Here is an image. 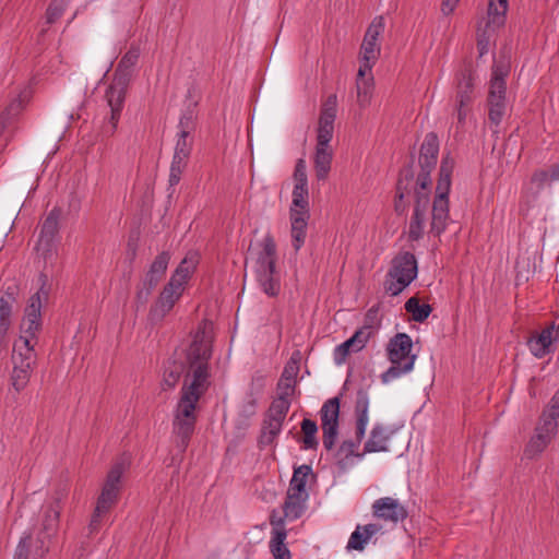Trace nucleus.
Listing matches in <instances>:
<instances>
[{
	"label": "nucleus",
	"mask_w": 559,
	"mask_h": 559,
	"mask_svg": "<svg viewBox=\"0 0 559 559\" xmlns=\"http://www.w3.org/2000/svg\"><path fill=\"white\" fill-rule=\"evenodd\" d=\"M309 219L307 166L304 159H298L294 170V189L289 206L290 237L295 251H298L306 241Z\"/></svg>",
	"instance_id": "nucleus-3"
},
{
	"label": "nucleus",
	"mask_w": 559,
	"mask_h": 559,
	"mask_svg": "<svg viewBox=\"0 0 559 559\" xmlns=\"http://www.w3.org/2000/svg\"><path fill=\"white\" fill-rule=\"evenodd\" d=\"M459 1L460 0H442L441 11L443 12V14H445V15L451 14L454 11Z\"/></svg>",
	"instance_id": "nucleus-57"
},
{
	"label": "nucleus",
	"mask_w": 559,
	"mask_h": 559,
	"mask_svg": "<svg viewBox=\"0 0 559 559\" xmlns=\"http://www.w3.org/2000/svg\"><path fill=\"white\" fill-rule=\"evenodd\" d=\"M181 295V292L166 285L150 310L151 319L154 321L162 320L173 309Z\"/></svg>",
	"instance_id": "nucleus-26"
},
{
	"label": "nucleus",
	"mask_w": 559,
	"mask_h": 559,
	"mask_svg": "<svg viewBox=\"0 0 559 559\" xmlns=\"http://www.w3.org/2000/svg\"><path fill=\"white\" fill-rule=\"evenodd\" d=\"M333 155L334 153L332 147L316 146L313 155V167L316 178L319 181H324L328 179L332 166Z\"/></svg>",
	"instance_id": "nucleus-29"
},
{
	"label": "nucleus",
	"mask_w": 559,
	"mask_h": 559,
	"mask_svg": "<svg viewBox=\"0 0 559 559\" xmlns=\"http://www.w3.org/2000/svg\"><path fill=\"white\" fill-rule=\"evenodd\" d=\"M362 439L355 433V439L344 440L337 449L332 450V457L340 469L346 471L354 464V459H361L366 453H359L358 448ZM331 453V451L329 452Z\"/></svg>",
	"instance_id": "nucleus-21"
},
{
	"label": "nucleus",
	"mask_w": 559,
	"mask_h": 559,
	"mask_svg": "<svg viewBox=\"0 0 559 559\" xmlns=\"http://www.w3.org/2000/svg\"><path fill=\"white\" fill-rule=\"evenodd\" d=\"M188 277L183 276L182 274H178L175 271L167 285L183 293L185 285L188 283Z\"/></svg>",
	"instance_id": "nucleus-54"
},
{
	"label": "nucleus",
	"mask_w": 559,
	"mask_h": 559,
	"mask_svg": "<svg viewBox=\"0 0 559 559\" xmlns=\"http://www.w3.org/2000/svg\"><path fill=\"white\" fill-rule=\"evenodd\" d=\"M509 66L506 62H493L487 100H506V78L509 74Z\"/></svg>",
	"instance_id": "nucleus-22"
},
{
	"label": "nucleus",
	"mask_w": 559,
	"mask_h": 559,
	"mask_svg": "<svg viewBox=\"0 0 559 559\" xmlns=\"http://www.w3.org/2000/svg\"><path fill=\"white\" fill-rule=\"evenodd\" d=\"M302 445L305 449H317L319 442L317 439L318 426L317 423L309 418H304L301 421Z\"/></svg>",
	"instance_id": "nucleus-40"
},
{
	"label": "nucleus",
	"mask_w": 559,
	"mask_h": 559,
	"mask_svg": "<svg viewBox=\"0 0 559 559\" xmlns=\"http://www.w3.org/2000/svg\"><path fill=\"white\" fill-rule=\"evenodd\" d=\"M259 497L265 502H272L276 499L275 485L270 483L260 490Z\"/></svg>",
	"instance_id": "nucleus-55"
},
{
	"label": "nucleus",
	"mask_w": 559,
	"mask_h": 559,
	"mask_svg": "<svg viewBox=\"0 0 559 559\" xmlns=\"http://www.w3.org/2000/svg\"><path fill=\"white\" fill-rule=\"evenodd\" d=\"M198 264V257L195 253L188 254L175 270L178 274L190 278Z\"/></svg>",
	"instance_id": "nucleus-48"
},
{
	"label": "nucleus",
	"mask_w": 559,
	"mask_h": 559,
	"mask_svg": "<svg viewBox=\"0 0 559 559\" xmlns=\"http://www.w3.org/2000/svg\"><path fill=\"white\" fill-rule=\"evenodd\" d=\"M146 288H147V286L143 285V287L138 292V299L143 301V302H145L147 300V298L144 299V296H145V293H146Z\"/></svg>",
	"instance_id": "nucleus-59"
},
{
	"label": "nucleus",
	"mask_w": 559,
	"mask_h": 559,
	"mask_svg": "<svg viewBox=\"0 0 559 559\" xmlns=\"http://www.w3.org/2000/svg\"><path fill=\"white\" fill-rule=\"evenodd\" d=\"M453 169L454 159L448 154L440 164L436 195L431 209L430 233L437 236H440L448 226L449 193Z\"/></svg>",
	"instance_id": "nucleus-5"
},
{
	"label": "nucleus",
	"mask_w": 559,
	"mask_h": 559,
	"mask_svg": "<svg viewBox=\"0 0 559 559\" xmlns=\"http://www.w3.org/2000/svg\"><path fill=\"white\" fill-rule=\"evenodd\" d=\"M26 99L27 94H20L17 97L13 98L9 103V105L0 115V132H2L5 129V127L11 122V120L21 112Z\"/></svg>",
	"instance_id": "nucleus-36"
},
{
	"label": "nucleus",
	"mask_w": 559,
	"mask_h": 559,
	"mask_svg": "<svg viewBox=\"0 0 559 559\" xmlns=\"http://www.w3.org/2000/svg\"><path fill=\"white\" fill-rule=\"evenodd\" d=\"M531 181L538 190L559 181V164L535 170Z\"/></svg>",
	"instance_id": "nucleus-35"
},
{
	"label": "nucleus",
	"mask_w": 559,
	"mask_h": 559,
	"mask_svg": "<svg viewBox=\"0 0 559 559\" xmlns=\"http://www.w3.org/2000/svg\"><path fill=\"white\" fill-rule=\"evenodd\" d=\"M439 153V140L436 133L426 134L419 151L420 171L414 178L412 167L404 168L397 180L394 201L395 212L403 214L408 203L406 198L414 194V211L408 226V240L418 241L423 238L426 226V213L430 204L431 179L430 174L436 168Z\"/></svg>",
	"instance_id": "nucleus-2"
},
{
	"label": "nucleus",
	"mask_w": 559,
	"mask_h": 559,
	"mask_svg": "<svg viewBox=\"0 0 559 559\" xmlns=\"http://www.w3.org/2000/svg\"><path fill=\"white\" fill-rule=\"evenodd\" d=\"M286 537L285 532L282 531V559H292L290 551L284 545V539Z\"/></svg>",
	"instance_id": "nucleus-58"
},
{
	"label": "nucleus",
	"mask_w": 559,
	"mask_h": 559,
	"mask_svg": "<svg viewBox=\"0 0 559 559\" xmlns=\"http://www.w3.org/2000/svg\"><path fill=\"white\" fill-rule=\"evenodd\" d=\"M68 496V489L61 488L55 492L51 501L43 507L41 531L43 537H39V544L32 552L34 559H41L48 551L46 539H50L56 535L59 527V519L62 510V502Z\"/></svg>",
	"instance_id": "nucleus-9"
},
{
	"label": "nucleus",
	"mask_w": 559,
	"mask_h": 559,
	"mask_svg": "<svg viewBox=\"0 0 559 559\" xmlns=\"http://www.w3.org/2000/svg\"><path fill=\"white\" fill-rule=\"evenodd\" d=\"M488 120L493 134L499 133L500 123L506 115V100H487Z\"/></svg>",
	"instance_id": "nucleus-38"
},
{
	"label": "nucleus",
	"mask_w": 559,
	"mask_h": 559,
	"mask_svg": "<svg viewBox=\"0 0 559 559\" xmlns=\"http://www.w3.org/2000/svg\"><path fill=\"white\" fill-rule=\"evenodd\" d=\"M188 159L189 158L182 157V156H177V155L173 156V160H171L170 169H169V185L171 187L179 183V181L181 179V175L187 167Z\"/></svg>",
	"instance_id": "nucleus-43"
},
{
	"label": "nucleus",
	"mask_w": 559,
	"mask_h": 559,
	"mask_svg": "<svg viewBox=\"0 0 559 559\" xmlns=\"http://www.w3.org/2000/svg\"><path fill=\"white\" fill-rule=\"evenodd\" d=\"M34 343L26 338L16 340L11 355L12 369L33 373L37 364V354Z\"/></svg>",
	"instance_id": "nucleus-15"
},
{
	"label": "nucleus",
	"mask_w": 559,
	"mask_h": 559,
	"mask_svg": "<svg viewBox=\"0 0 559 559\" xmlns=\"http://www.w3.org/2000/svg\"><path fill=\"white\" fill-rule=\"evenodd\" d=\"M188 368V354L186 355V364L178 361H169L164 369L162 381L163 389H174L179 382L180 378H185Z\"/></svg>",
	"instance_id": "nucleus-32"
},
{
	"label": "nucleus",
	"mask_w": 559,
	"mask_h": 559,
	"mask_svg": "<svg viewBox=\"0 0 559 559\" xmlns=\"http://www.w3.org/2000/svg\"><path fill=\"white\" fill-rule=\"evenodd\" d=\"M307 498L308 493L293 492L288 489L285 503L282 506L284 516L288 520L299 519L305 512Z\"/></svg>",
	"instance_id": "nucleus-31"
},
{
	"label": "nucleus",
	"mask_w": 559,
	"mask_h": 559,
	"mask_svg": "<svg viewBox=\"0 0 559 559\" xmlns=\"http://www.w3.org/2000/svg\"><path fill=\"white\" fill-rule=\"evenodd\" d=\"M323 448L330 452L334 449L338 437L340 397L326 400L320 409Z\"/></svg>",
	"instance_id": "nucleus-11"
},
{
	"label": "nucleus",
	"mask_w": 559,
	"mask_h": 559,
	"mask_svg": "<svg viewBox=\"0 0 559 559\" xmlns=\"http://www.w3.org/2000/svg\"><path fill=\"white\" fill-rule=\"evenodd\" d=\"M381 525L370 523L367 525H358L356 530L350 534L346 549L362 551L368 540L379 533Z\"/></svg>",
	"instance_id": "nucleus-28"
},
{
	"label": "nucleus",
	"mask_w": 559,
	"mask_h": 559,
	"mask_svg": "<svg viewBox=\"0 0 559 559\" xmlns=\"http://www.w3.org/2000/svg\"><path fill=\"white\" fill-rule=\"evenodd\" d=\"M139 59L138 50H129L117 64L112 81L106 90V100L110 108V117L106 132L114 134L124 105L126 93L132 78L133 68Z\"/></svg>",
	"instance_id": "nucleus-4"
},
{
	"label": "nucleus",
	"mask_w": 559,
	"mask_h": 559,
	"mask_svg": "<svg viewBox=\"0 0 559 559\" xmlns=\"http://www.w3.org/2000/svg\"><path fill=\"white\" fill-rule=\"evenodd\" d=\"M369 396L367 391L359 390L356 395L355 415H356V435L359 439L365 438L366 428L369 421Z\"/></svg>",
	"instance_id": "nucleus-30"
},
{
	"label": "nucleus",
	"mask_w": 559,
	"mask_h": 559,
	"mask_svg": "<svg viewBox=\"0 0 559 559\" xmlns=\"http://www.w3.org/2000/svg\"><path fill=\"white\" fill-rule=\"evenodd\" d=\"M456 81L457 84L454 103L472 105L474 99V72L471 69H463L457 73Z\"/></svg>",
	"instance_id": "nucleus-27"
},
{
	"label": "nucleus",
	"mask_w": 559,
	"mask_h": 559,
	"mask_svg": "<svg viewBox=\"0 0 559 559\" xmlns=\"http://www.w3.org/2000/svg\"><path fill=\"white\" fill-rule=\"evenodd\" d=\"M413 341L406 333L395 334L386 345V356L391 367L381 374L383 383L411 372L414 369L416 354H412Z\"/></svg>",
	"instance_id": "nucleus-6"
},
{
	"label": "nucleus",
	"mask_w": 559,
	"mask_h": 559,
	"mask_svg": "<svg viewBox=\"0 0 559 559\" xmlns=\"http://www.w3.org/2000/svg\"><path fill=\"white\" fill-rule=\"evenodd\" d=\"M395 432L396 430L390 426L376 424L372 427L369 438L365 443L364 453L389 451L388 441Z\"/></svg>",
	"instance_id": "nucleus-23"
},
{
	"label": "nucleus",
	"mask_w": 559,
	"mask_h": 559,
	"mask_svg": "<svg viewBox=\"0 0 559 559\" xmlns=\"http://www.w3.org/2000/svg\"><path fill=\"white\" fill-rule=\"evenodd\" d=\"M126 471L123 461L116 462L107 473L106 479L97 498L96 506L99 509L110 511L118 502L121 491V478Z\"/></svg>",
	"instance_id": "nucleus-12"
},
{
	"label": "nucleus",
	"mask_w": 559,
	"mask_h": 559,
	"mask_svg": "<svg viewBox=\"0 0 559 559\" xmlns=\"http://www.w3.org/2000/svg\"><path fill=\"white\" fill-rule=\"evenodd\" d=\"M195 111L193 108L188 107L180 116L178 122V134L192 135L195 129Z\"/></svg>",
	"instance_id": "nucleus-42"
},
{
	"label": "nucleus",
	"mask_w": 559,
	"mask_h": 559,
	"mask_svg": "<svg viewBox=\"0 0 559 559\" xmlns=\"http://www.w3.org/2000/svg\"><path fill=\"white\" fill-rule=\"evenodd\" d=\"M557 430V419L544 413L539 425L536 427V433L530 440L525 449L527 457H534L540 454L550 443Z\"/></svg>",
	"instance_id": "nucleus-14"
},
{
	"label": "nucleus",
	"mask_w": 559,
	"mask_h": 559,
	"mask_svg": "<svg viewBox=\"0 0 559 559\" xmlns=\"http://www.w3.org/2000/svg\"><path fill=\"white\" fill-rule=\"evenodd\" d=\"M277 248L275 240L266 236L259 245V251L254 261V272L259 285L269 296L277 295Z\"/></svg>",
	"instance_id": "nucleus-7"
},
{
	"label": "nucleus",
	"mask_w": 559,
	"mask_h": 559,
	"mask_svg": "<svg viewBox=\"0 0 559 559\" xmlns=\"http://www.w3.org/2000/svg\"><path fill=\"white\" fill-rule=\"evenodd\" d=\"M372 514L378 519L392 523L404 521L408 515L405 507L391 497L377 499L372 503Z\"/></svg>",
	"instance_id": "nucleus-18"
},
{
	"label": "nucleus",
	"mask_w": 559,
	"mask_h": 559,
	"mask_svg": "<svg viewBox=\"0 0 559 559\" xmlns=\"http://www.w3.org/2000/svg\"><path fill=\"white\" fill-rule=\"evenodd\" d=\"M41 328V313H24L21 323V335L17 340L26 338L29 343H37V333Z\"/></svg>",
	"instance_id": "nucleus-33"
},
{
	"label": "nucleus",
	"mask_w": 559,
	"mask_h": 559,
	"mask_svg": "<svg viewBox=\"0 0 559 559\" xmlns=\"http://www.w3.org/2000/svg\"><path fill=\"white\" fill-rule=\"evenodd\" d=\"M472 105L454 103V112L457 119V128L463 129L468 115L471 114Z\"/></svg>",
	"instance_id": "nucleus-51"
},
{
	"label": "nucleus",
	"mask_w": 559,
	"mask_h": 559,
	"mask_svg": "<svg viewBox=\"0 0 559 559\" xmlns=\"http://www.w3.org/2000/svg\"><path fill=\"white\" fill-rule=\"evenodd\" d=\"M32 373L12 369L10 372L9 382L15 393H20L28 385Z\"/></svg>",
	"instance_id": "nucleus-44"
},
{
	"label": "nucleus",
	"mask_w": 559,
	"mask_h": 559,
	"mask_svg": "<svg viewBox=\"0 0 559 559\" xmlns=\"http://www.w3.org/2000/svg\"><path fill=\"white\" fill-rule=\"evenodd\" d=\"M282 388V418L285 415V412L288 411L289 407V397L293 396L296 392V381L292 380Z\"/></svg>",
	"instance_id": "nucleus-50"
},
{
	"label": "nucleus",
	"mask_w": 559,
	"mask_h": 559,
	"mask_svg": "<svg viewBox=\"0 0 559 559\" xmlns=\"http://www.w3.org/2000/svg\"><path fill=\"white\" fill-rule=\"evenodd\" d=\"M272 537L270 549L274 559H280V520H276L275 511L271 514Z\"/></svg>",
	"instance_id": "nucleus-47"
},
{
	"label": "nucleus",
	"mask_w": 559,
	"mask_h": 559,
	"mask_svg": "<svg viewBox=\"0 0 559 559\" xmlns=\"http://www.w3.org/2000/svg\"><path fill=\"white\" fill-rule=\"evenodd\" d=\"M546 415L554 417L556 419L559 418V390L552 396L549 404V409L546 413Z\"/></svg>",
	"instance_id": "nucleus-56"
},
{
	"label": "nucleus",
	"mask_w": 559,
	"mask_h": 559,
	"mask_svg": "<svg viewBox=\"0 0 559 559\" xmlns=\"http://www.w3.org/2000/svg\"><path fill=\"white\" fill-rule=\"evenodd\" d=\"M66 5V0H52L46 12L47 22L55 23L63 14Z\"/></svg>",
	"instance_id": "nucleus-49"
},
{
	"label": "nucleus",
	"mask_w": 559,
	"mask_h": 559,
	"mask_svg": "<svg viewBox=\"0 0 559 559\" xmlns=\"http://www.w3.org/2000/svg\"><path fill=\"white\" fill-rule=\"evenodd\" d=\"M31 540V535H26L21 538L13 559H28Z\"/></svg>",
	"instance_id": "nucleus-53"
},
{
	"label": "nucleus",
	"mask_w": 559,
	"mask_h": 559,
	"mask_svg": "<svg viewBox=\"0 0 559 559\" xmlns=\"http://www.w3.org/2000/svg\"><path fill=\"white\" fill-rule=\"evenodd\" d=\"M405 310L412 314V318L416 322H424L432 311V308L428 304H420L416 297H411L405 302Z\"/></svg>",
	"instance_id": "nucleus-39"
},
{
	"label": "nucleus",
	"mask_w": 559,
	"mask_h": 559,
	"mask_svg": "<svg viewBox=\"0 0 559 559\" xmlns=\"http://www.w3.org/2000/svg\"><path fill=\"white\" fill-rule=\"evenodd\" d=\"M559 341V325L551 322L539 333L532 335L527 341V346L532 355L536 358H543L552 352V344Z\"/></svg>",
	"instance_id": "nucleus-16"
},
{
	"label": "nucleus",
	"mask_w": 559,
	"mask_h": 559,
	"mask_svg": "<svg viewBox=\"0 0 559 559\" xmlns=\"http://www.w3.org/2000/svg\"><path fill=\"white\" fill-rule=\"evenodd\" d=\"M280 433V404L273 401L262 423L259 438L260 448L271 447L274 451L275 442Z\"/></svg>",
	"instance_id": "nucleus-17"
},
{
	"label": "nucleus",
	"mask_w": 559,
	"mask_h": 559,
	"mask_svg": "<svg viewBox=\"0 0 559 559\" xmlns=\"http://www.w3.org/2000/svg\"><path fill=\"white\" fill-rule=\"evenodd\" d=\"M169 260H170L169 253L166 251H163L154 259V261L150 265V269L143 278V285L147 286L144 299L148 298V296L151 295V292L163 280V277L166 273Z\"/></svg>",
	"instance_id": "nucleus-24"
},
{
	"label": "nucleus",
	"mask_w": 559,
	"mask_h": 559,
	"mask_svg": "<svg viewBox=\"0 0 559 559\" xmlns=\"http://www.w3.org/2000/svg\"><path fill=\"white\" fill-rule=\"evenodd\" d=\"M356 90H357V104L360 109H366L372 99L373 93V78L371 74L359 76V72L356 78Z\"/></svg>",
	"instance_id": "nucleus-34"
},
{
	"label": "nucleus",
	"mask_w": 559,
	"mask_h": 559,
	"mask_svg": "<svg viewBox=\"0 0 559 559\" xmlns=\"http://www.w3.org/2000/svg\"><path fill=\"white\" fill-rule=\"evenodd\" d=\"M302 359V355L299 350H295L289 360L287 361L283 372L282 378H285L287 381L295 380L299 372L300 361Z\"/></svg>",
	"instance_id": "nucleus-45"
},
{
	"label": "nucleus",
	"mask_w": 559,
	"mask_h": 559,
	"mask_svg": "<svg viewBox=\"0 0 559 559\" xmlns=\"http://www.w3.org/2000/svg\"><path fill=\"white\" fill-rule=\"evenodd\" d=\"M61 210L53 207L45 218L39 235L38 246L45 251H49L59 233V221Z\"/></svg>",
	"instance_id": "nucleus-25"
},
{
	"label": "nucleus",
	"mask_w": 559,
	"mask_h": 559,
	"mask_svg": "<svg viewBox=\"0 0 559 559\" xmlns=\"http://www.w3.org/2000/svg\"><path fill=\"white\" fill-rule=\"evenodd\" d=\"M211 336L205 329H199L188 348L189 368L173 411V435L180 452H185L190 442L198 420L200 399L211 385Z\"/></svg>",
	"instance_id": "nucleus-1"
},
{
	"label": "nucleus",
	"mask_w": 559,
	"mask_h": 559,
	"mask_svg": "<svg viewBox=\"0 0 559 559\" xmlns=\"http://www.w3.org/2000/svg\"><path fill=\"white\" fill-rule=\"evenodd\" d=\"M39 281L41 282L40 288L29 297L25 312L28 313H41L43 304L47 301L49 289L46 287L47 277L40 275Z\"/></svg>",
	"instance_id": "nucleus-37"
},
{
	"label": "nucleus",
	"mask_w": 559,
	"mask_h": 559,
	"mask_svg": "<svg viewBox=\"0 0 559 559\" xmlns=\"http://www.w3.org/2000/svg\"><path fill=\"white\" fill-rule=\"evenodd\" d=\"M337 112V97L335 94L330 95L321 106L320 116L317 127L316 146L332 147L330 142L334 134V122Z\"/></svg>",
	"instance_id": "nucleus-13"
},
{
	"label": "nucleus",
	"mask_w": 559,
	"mask_h": 559,
	"mask_svg": "<svg viewBox=\"0 0 559 559\" xmlns=\"http://www.w3.org/2000/svg\"><path fill=\"white\" fill-rule=\"evenodd\" d=\"M108 513H109L108 511H106L104 509L100 510L99 507L95 506L94 512L92 514V518H91V521L88 524V530H90L91 534L95 533L99 530L104 516Z\"/></svg>",
	"instance_id": "nucleus-52"
},
{
	"label": "nucleus",
	"mask_w": 559,
	"mask_h": 559,
	"mask_svg": "<svg viewBox=\"0 0 559 559\" xmlns=\"http://www.w3.org/2000/svg\"><path fill=\"white\" fill-rule=\"evenodd\" d=\"M384 27L385 22L381 15L376 16L369 24L360 45L358 55L360 63L358 69L359 76L370 74L372 68L377 63L381 52L379 38L384 32Z\"/></svg>",
	"instance_id": "nucleus-10"
},
{
	"label": "nucleus",
	"mask_w": 559,
	"mask_h": 559,
	"mask_svg": "<svg viewBox=\"0 0 559 559\" xmlns=\"http://www.w3.org/2000/svg\"><path fill=\"white\" fill-rule=\"evenodd\" d=\"M370 337L368 326L357 330L352 337L337 345L333 352V359L336 365H343L352 353L360 352Z\"/></svg>",
	"instance_id": "nucleus-19"
},
{
	"label": "nucleus",
	"mask_w": 559,
	"mask_h": 559,
	"mask_svg": "<svg viewBox=\"0 0 559 559\" xmlns=\"http://www.w3.org/2000/svg\"><path fill=\"white\" fill-rule=\"evenodd\" d=\"M418 267L415 255L411 252H401L393 258L386 273L384 290L391 296L401 294L417 277Z\"/></svg>",
	"instance_id": "nucleus-8"
},
{
	"label": "nucleus",
	"mask_w": 559,
	"mask_h": 559,
	"mask_svg": "<svg viewBox=\"0 0 559 559\" xmlns=\"http://www.w3.org/2000/svg\"><path fill=\"white\" fill-rule=\"evenodd\" d=\"M509 8L508 0H489L487 16L488 21L486 23V27L481 35L478 38V47L480 49V53H483L485 45H484V36L488 31L495 32L500 28L506 23L507 11Z\"/></svg>",
	"instance_id": "nucleus-20"
},
{
	"label": "nucleus",
	"mask_w": 559,
	"mask_h": 559,
	"mask_svg": "<svg viewBox=\"0 0 559 559\" xmlns=\"http://www.w3.org/2000/svg\"><path fill=\"white\" fill-rule=\"evenodd\" d=\"M310 473L311 467L309 465H301L295 468L288 489L293 492L308 493L306 490V484Z\"/></svg>",
	"instance_id": "nucleus-41"
},
{
	"label": "nucleus",
	"mask_w": 559,
	"mask_h": 559,
	"mask_svg": "<svg viewBox=\"0 0 559 559\" xmlns=\"http://www.w3.org/2000/svg\"><path fill=\"white\" fill-rule=\"evenodd\" d=\"M193 136L177 133L174 155L189 158L192 152Z\"/></svg>",
	"instance_id": "nucleus-46"
}]
</instances>
